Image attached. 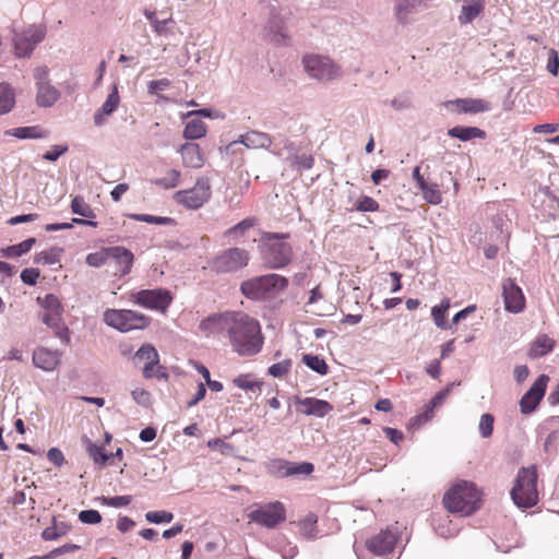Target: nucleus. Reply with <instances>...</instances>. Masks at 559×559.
I'll use <instances>...</instances> for the list:
<instances>
[{"instance_id":"obj_1","label":"nucleus","mask_w":559,"mask_h":559,"mask_svg":"<svg viewBox=\"0 0 559 559\" xmlns=\"http://www.w3.org/2000/svg\"><path fill=\"white\" fill-rule=\"evenodd\" d=\"M226 336L233 350L239 356H254L263 346L260 323L243 312H231Z\"/></svg>"},{"instance_id":"obj_2","label":"nucleus","mask_w":559,"mask_h":559,"mask_svg":"<svg viewBox=\"0 0 559 559\" xmlns=\"http://www.w3.org/2000/svg\"><path fill=\"white\" fill-rule=\"evenodd\" d=\"M479 492L473 483L462 480L443 497V504L451 513L471 515L479 508Z\"/></svg>"},{"instance_id":"obj_3","label":"nucleus","mask_w":559,"mask_h":559,"mask_svg":"<svg viewBox=\"0 0 559 559\" xmlns=\"http://www.w3.org/2000/svg\"><path fill=\"white\" fill-rule=\"evenodd\" d=\"M513 502L522 509L534 507L538 501L537 469L535 465L521 467L511 489Z\"/></svg>"},{"instance_id":"obj_4","label":"nucleus","mask_w":559,"mask_h":559,"mask_svg":"<svg viewBox=\"0 0 559 559\" xmlns=\"http://www.w3.org/2000/svg\"><path fill=\"white\" fill-rule=\"evenodd\" d=\"M304 71L311 80L328 83L342 78V67L331 57L319 53H307L301 59Z\"/></svg>"},{"instance_id":"obj_5","label":"nucleus","mask_w":559,"mask_h":559,"mask_svg":"<svg viewBox=\"0 0 559 559\" xmlns=\"http://www.w3.org/2000/svg\"><path fill=\"white\" fill-rule=\"evenodd\" d=\"M288 285L285 277L278 274L258 276L241 283V293L250 299L270 298Z\"/></svg>"},{"instance_id":"obj_6","label":"nucleus","mask_w":559,"mask_h":559,"mask_svg":"<svg viewBox=\"0 0 559 559\" xmlns=\"http://www.w3.org/2000/svg\"><path fill=\"white\" fill-rule=\"evenodd\" d=\"M286 237L285 234H264L263 254L270 269H281L290 262L293 250L289 243L283 241Z\"/></svg>"},{"instance_id":"obj_7","label":"nucleus","mask_w":559,"mask_h":559,"mask_svg":"<svg viewBox=\"0 0 559 559\" xmlns=\"http://www.w3.org/2000/svg\"><path fill=\"white\" fill-rule=\"evenodd\" d=\"M104 322L120 332L144 329L148 318L144 314L127 309H107L103 316Z\"/></svg>"},{"instance_id":"obj_8","label":"nucleus","mask_w":559,"mask_h":559,"mask_svg":"<svg viewBox=\"0 0 559 559\" xmlns=\"http://www.w3.org/2000/svg\"><path fill=\"white\" fill-rule=\"evenodd\" d=\"M211 193L210 179L200 177L192 188L177 191L174 199L186 209L198 210L210 200Z\"/></svg>"},{"instance_id":"obj_9","label":"nucleus","mask_w":559,"mask_h":559,"mask_svg":"<svg viewBox=\"0 0 559 559\" xmlns=\"http://www.w3.org/2000/svg\"><path fill=\"white\" fill-rule=\"evenodd\" d=\"M249 252L243 248H229L219 252L211 262V267L216 273H233L248 265Z\"/></svg>"},{"instance_id":"obj_10","label":"nucleus","mask_w":559,"mask_h":559,"mask_svg":"<svg viewBox=\"0 0 559 559\" xmlns=\"http://www.w3.org/2000/svg\"><path fill=\"white\" fill-rule=\"evenodd\" d=\"M250 522L257 523L266 528H274L286 519V510L280 501L255 506L248 513Z\"/></svg>"},{"instance_id":"obj_11","label":"nucleus","mask_w":559,"mask_h":559,"mask_svg":"<svg viewBox=\"0 0 559 559\" xmlns=\"http://www.w3.org/2000/svg\"><path fill=\"white\" fill-rule=\"evenodd\" d=\"M45 36L46 28L41 25H32L23 32L15 33L13 44L16 57H29L35 47L44 40Z\"/></svg>"},{"instance_id":"obj_12","label":"nucleus","mask_w":559,"mask_h":559,"mask_svg":"<svg viewBox=\"0 0 559 559\" xmlns=\"http://www.w3.org/2000/svg\"><path fill=\"white\" fill-rule=\"evenodd\" d=\"M134 362L143 364V376L146 379L157 377L158 379H167V373L159 366V355L154 346L150 344L142 345L134 354Z\"/></svg>"},{"instance_id":"obj_13","label":"nucleus","mask_w":559,"mask_h":559,"mask_svg":"<svg viewBox=\"0 0 559 559\" xmlns=\"http://www.w3.org/2000/svg\"><path fill=\"white\" fill-rule=\"evenodd\" d=\"M267 472L276 477H289L294 475H309L313 472V465L308 462L290 463L285 460H273L267 464Z\"/></svg>"},{"instance_id":"obj_14","label":"nucleus","mask_w":559,"mask_h":559,"mask_svg":"<svg viewBox=\"0 0 559 559\" xmlns=\"http://www.w3.org/2000/svg\"><path fill=\"white\" fill-rule=\"evenodd\" d=\"M170 301V294L166 289H146L135 295V302L147 309L165 310Z\"/></svg>"},{"instance_id":"obj_15","label":"nucleus","mask_w":559,"mask_h":559,"mask_svg":"<svg viewBox=\"0 0 559 559\" xmlns=\"http://www.w3.org/2000/svg\"><path fill=\"white\" fill-rule=\"evenodd\" d=\"M548 380V376L540 374L535 380L531 389L522 396L520 401V407L523 414L532 413L539 404L545 394Z\"/></svg>"},{"instance_id":"obj_16","label":"nucleus","mask_w":559,"mask_h":559,"mask_svg":"<svg viewBox=\"0 0 559 559\" xmlns=\"http://www.w3.org/2000/svg\"><path fill=\"white\" fill-rule=\"evenodd\" d=\"M395 544L396 535L385 530L369 538L366 542V547L374 557H384L394 550Z\"/></svg>"},{"instance_id":"obj_17","label":"nucleus","mask_w":559,"mask_h":559,"mask_svg":"<svg viewBox=\"0 0 559 559\" xmlns=\"http://www.w3.org/2000/svg\"><path fill=\"white\" fill-rule=\"evenodd\" d=\"M444 107L455 114H478L489 111L491 106L480 98H457L444 103Z\"/></svg>"},{"instance_id":"obj_18","label":"nucleus","mask_w":559,"mask_h":559,"mask_svg":"<svg viewBox=\"0 0 559 559\" xmlns=\"http://www.w3.org/2000/svg\"><path fill=\"white\" fill-rule=\"evenodd\" d=\"M506 310L512 313L521 312L525 307V298L522 289L510 278L502 285Z\"/></svg>"},{"instance_id":"obj_19","label":"nucleus","mask_w":559,"mask_h":559,"mask_svg":"<svg viewBox=\"0 0 559 559\" xmlns=\"http://www.w3.org/2000/svg\"><path fill=\"white\" fill-rule=\"evenodd\" d=\"M231 312L213 314L200 322L199 329L206 336L223 334L226 336Z\"/></svg>"},{"instance_id":"obj_20","label":"nucleus","mask_w":559,"mask_h":559,"mask_svg":"<svg viewBox=\"0 0 559 559\" xmlns=\"http://www.w3.org/2000/svg\"><path fill=\"white\" fill-rule=\"evenodd\" d=\"M61 353L46 347H38L33 352V364L44 371H53L60 364Z\"/></svg>"},{"instance_id":"obj_21","label":"nucleus","mask_w":559,"mask_h":559,"mask_svg":"<svg viewBox=\"0 0 559 559\" xmlns=\"http://www.w3.org/2000/svg\"><path fill=\"white\" fill-rule=\"evenodd\" d=\"M238 143L243 144L247 148H269L272 145V138L264 132L251 130L241 134L237 141L231 142L228 147H231Z\"/></svg>"},{"instance_id":"obj_22","label":"nucleus","mask_w":559,"mask_h":559,"mask_svg":"<svg viewBox=\"0 0 559 559\" xmlns=\"http://www.w3.org/2000/svg\"><path fill=\"white\" fill-rule=\"evenodd\" d=\"M296 401L301 406L300 412L307 416L323 417L333 409L329 402L314 397L300 399L296 396Z\"/></svg>"},{"instance_id":"obj_23","label":"nucleus","mask_w":559,"mask_h":559,"mask_svg":"<svg viewBox=\"0 0 559 559\" xmlns=\"http://www.w3.org/2000/svg\"><path fill=\"white\" fill-rule=\"evenodd\" d=\"M109 255L110 259L116 261L117 272L120 276H124L131 272L134 255L129 249L120 246L109 247Z\"/></svg>"},{"instance_id":"obj_24","label":"nucleus","mask_w":559,"mask_h":559,"mask_svg":"<svg viewBox=\"0 0 559 559\" xmlns=\"http://www.w3.org/2000/svg\"><path fill=\"white\" fill-rule=\"evenodd\" d=\"M178 152L181 155L183 166L201 168L204 165V158L199 144L187 142L179 147Z\"/></svg>"},{"instance_id":"obj_25","label":"nucleus","mask_w":559,"mask_h":559,"mask_svg":"<svg viewBox=\"0 0 559 559\" xmlns=\"http://www.w3.org/2000/svg\"><path fill=\"white\" fill-rule=\"evenodd\" d=\"M62 310L44 311L41 314V321L50 329L55 331V335L63 342H69V331L62 322Z\"/></svg>"},{"instance_id":"obj_26","label":"nucleus","mask_w":559,"mask_h":559,"mask_svg":"<svg viewBox=\"0 0 559 559\" xmlns=\"http://www.w3.org/2000/svg\"><path fill=\"white\" fill-rule=\"evenodd\" d=\"M120 103L117 85L112 86L111 92L107 96L102 107L94 114V123L100 127L105 123V116H110L117 110Z\"/></svg>"},{"instance_id":"obj_27","label":"nucleus","mask_w":559,"mask_h":559,"mask_svg":"<svg viewBox=\"0 0 559 559\" xmlns=\"http://www.w3.org/2000/svg\"><path fill=\"white\" fill-rule=\"evenodd\" d=\"M485 10V0H463V5L457 17L461 25L472 23Z\"/></svg>"},{"instance_id":"obj_28","label":"nucleus","mask_w":559,"mask_h":559,"mask_svg":"<svg viewBox=\"0 0 559 559\" xmlns=\"http://www.w3.org/2000/svg\"><path fill=\"white\" fill-rule=\"evenodd\" d=\"M59 97L60 92L51 83L36 86V104L39 107H51Z\"/></svg>"},{"instance_id":"obj_29","label":"nucleus","mask_w":559,"mask_h":559,"mask_svg":"<svg viewBox=\"0 0 559 559\" xmlns=\"http://www.w3.org/2000/svg\"><path fill=\"white\" fill-rule=\"evenodd\" d=\"M5 136H14L19 140L46 139L48 132L38 126L19 127L8 129L3 132Z\"/></svg>"},{"instance_id":"obj_30","label":"nucleus","mask_w":559,"mask_h":559,"mask_svg":"<svg viewBox=\"0 0 559 559\" xmlns=\"http://www.w3.org/2000/svg\"><path fill=\"white\" fill-rule=\"evenodd\" d=\"M448 135L466 142L473 139H485L486 133L477 127L456 126L448 130Z\"/></svg>"},{"instance_id":"obj_31","label":"nucleus","mask_w":559,"mask_h":559,"mask_svg":"<svg viewBox=\"0 0 559 559\" xmlns=\"http://www.w3.org/2000/svg\"><path fill=\"white\" fill-rule=\"evenodd\" d=\"M15 106V93L13 87L5 82L0 83V116L7 115Z\"/></svg>"},{"instance_id":"obj_32","label":"nucleus","mask_w":559,"mask_h":559,"mask_svg":"<svg viewBox=\"0 0 559 559\" xmlns=\"http://www.w3.org/2000/svg\"><path fill=\"white\" fill-rule=\"evenodd\" d=\"M418 0H397L394 14L395 19L401 24H407L409 22V15L416 11Z\"/></svg>"},{"instance_id":"obj_33","label":"nucleus","mask_w":559,"mask_h":559,"mask_svg":"<svg viewBox=\"0 0 559 559\" xmlns=\"http://www.w3.org/2000/svg\"><path fill=\"white\" fill-rule=\"evenodd\" d=\"M267 28L273 35V39L277 43H284L288 38L284 26V20L278 14H274L270 17Z\"/></svg>"},{"instance_id":"obj_34","label":"nucleus","mask_w":559,"mask_h":559,"mask_svg":"<svg viewBox=\"0 0 559 559\" xmlns=\"http://www.w3.org/2000/svg\"><path fill=\"white\" fill-rule=\"evenodd\" d=\"M35 242V238H28L17 245H12L7 248H2L0 250V253L2 257L5 258H17L27 253Z\"/></svg>"},{"instance_id":"obj_35","label":"nucleus","mask_w":559,"mask_h":559,"mask_svg":"<svg viewBox=\"0 0 559 559\" xmlns=\"http://www.w3.org/2000/svg\"><path fill=\"white\" fill-rule=\"evenodd\" d=\"M206 134V124L200 119H191L186 123L183 138L187 140H198Z\"/></svg>"},{"instance_id":"obj_36","label":"nucleus","mask_w":559,"mask_h":559,"mask_svg":"<svg viewBox=\"0 0 559 559\" xmlns=\"http://www.w3.org/2000/svg\"><path fill=\"white\" fill-rule=\"evenodd\" d=\"M554 341L546 336L542 335L537 337V340L532 344L530 355L531 357H542L548 353H550L554 348Z\"/></svg>"},{"instance_id":"obj_37","label":"nucleus","mask_w":559,"mask_h":559,"mask_svg":"<svg viewBox=\"0 0 559 559\" xmlns=\"http://www.w3.org/2000/svg\"><path fill=\"white\" fill-rule=\"evenodd\" d=\"M62 249L51 248L49 250H44L35 255V263L44 264V265H52L60 262V254Z\"/></svg>"},{"instance_id":"obj_38","label":"nucleus","mask_w":559,"mask_h":559,"mask_svg":"<svg viewBox=\"0 0 559 559\" xmlns=\"http://www.w3.org/2000/svg\"><path fill=\"white\" fill-rule=\"evenodd\" d=\"M144 15L152 23L153 29L157 35L163 36L168 34L167 25L173 23L171 17L159 21L156 19V12L147 9L144 10Z\"/></svg>"},{"instance_id":"obj_39","label":"nucleus","mask_w":559,"mask_h":559,"mask_svg":"<svg viewBox=\"0 0 559 559\" xmlns=\"http://www.w3.org/2000/svg\"><path fill=\"white\" fill-rule=\"evenodd\" d=\"M449 307H450L449 299H444L441 301L440 305H437V306L432 307V309H431V316L433 318V321H435L436 325L440 329L448 328L447 321H445V316H447V311H448Z\"/></svg>"},{"instance_id":"obj_40","label":"nucleus","mask_w":559,"mask_h":559,"mask_svg":"<svg viewBox=\"0 0 559 559\" xmlns=\"http://www.w3.org/2000/svg\"><path fill=\"white\" fill-rule=\"evenodd\" d=\"M86 450L95 464L104 466L109 461V454L106 453L105 449L90 440H87Z\"/></svg>"},{"instance_id":"obj_41","label":"nucleus","mask_w":559,"mask_h":559,"mask_svg":"<svg viewBox=\"0 0 559 559\" xmlns=\"http://www.w3.org/2000/svg\"><path fill=\"white\" fill-rule=\"evenodd\" d=\"M419 190L421 191L424 199L428 203L433 204V205L441 203L442 195H441V192H440L437 183L429 185L427 182L423 187H420Z\"/></svg>"},{"instance_id":"obj_42","label":"nucleus","mask_w":559,"mask_h":559,"mask_svg":"<svg viewBox=\"0 0 559 559\" xmlns=\"http://www.w3.org/2000/svg\"><path fill=\"white\" fill-rule=\"evenodd\" d=\"M233 383L237 388L242 389L247 392H254L257 390H260L262 384L261 382L254 380L252 374H240L233 380Z\"/></svg>"},{"instance_id":"obj_43","label":"nucleus","mask_w":559,"mask_h":559,"mask_svg":"<svg viewBox=\"0 0 559 559\" xmlns=\"http://www.w3.org/2000/svg\"><path fill=\"white\" fill-rule=\"evenodd\" d=\"M302 361L305 362V365L308 368H310L311 370L318 372L321 376H324V374L328 373V365L319 356L307 354V355H304Z\"/></svg>"},{"instance_id":"obj_44","label":"nucleus","mask_w":559,"mask_h":559,"mask_svg":"<svg viewBox=\"0 0 559 559\" xmlns=\"http://www.w3.org/2000/svg\"><path fill=\"white\" fill-rule=\"evenodd\" d=\"M180 171L177 169H170L165 177L155 180V185L164 189H173L179 185Z\"/></svg>"},{"instance_id":"obj_45","label":"nucleus","mask_w":559,"mask_h":559,"mask_svg":"<svg viewBox=\"0 0 559 559\" xmlns=\"http://www.w3.org/2000/svg\"><path fill=\"white\" fill-rule=\"evenodd\" d=\"M71 211L74 214H78L83 217H94L93 210L90 204H87L84 199L80 195L73 198L71 202Z\"/></svg>"},{"instance_id":"obj_46","label":"nucleus","mask_w":559,"mask_h":559,"mask_svg":"<svg viewBox=\"0 0 559 559\" xmlns=\"http://www.w3.org/2000/svg\"><path fill=\"white\" fill-rule=\"evenodd\" d=\"M109 259H110L109 247H107V248L102 249L100 251L88 253L86 255V263L93 267H100Z\"/></svg>"},{"instance_id":"obj_47","label":"nucleus","mask_w":559,"mask_h":559,"mask_svg":"<svg viewBox=\"0 0 559 559\" xmlns=\"http://www.w3.org/2000/svg\"><path fill=\"white\" fill-rule=\"evenodd\" d=\"M317 522L318 518L314 514H309L302 521H300V532L306 538L312 539L316 537Z\"/></svg>"},{"instance_id":"obj_48","label":"nucleus","mask_w":559,"mask_h":559,"mask_svg":"<svg viewBox=\"0 0 559 559\" xmlns=\"http://www.w3.org/2000/svg\"><path fill=\"white\" fill-rule=\"evenodd\" d=\"M68 532V527L64 523L57 524L56 522L53 525L46 527L41 537L45 540H55L63 535H66Z\"/></svg>"},{"instance_id":"obj_49","label":"nucleus","mask_w":559,"mask_h":559,"mask_svg":"<svg viewBox=\"0 0 559 559\" xmlns=\"http://www.w3.org/2000/svg\"><path fill=\"white\" fill-rule=\"evenodd\" d=\"M257 224V219L254 217H247L236 224L235 226L227 229L226 235L227 236H242L247 230L252 228Z\"/></svg>"},{"instance_id":"obj_50","label":"nucleus","mask_w":559,"mask_h":559,"mask_svg":"<svg viewBox=\"0 0 559 559\" xmlns=\"http://www.w3.org/2000/svg\"><path fill=\"white\" fill-rule=\"evenodd\" d=\"M129 217L136 222H144L156 225H169L174 223V219L170 217L154 216L148 214H130Z\"/></svg>"},{"instance_id":"obj_51","label":"nucleus","mask_w":559,"mask_h":559,"mask_svg":"<svg viewBox=\"0 0 559 559\" xmlns=\"http://www.w3.org/2000/svg\"><path fill=\"white\" fill-rule=\"evenodd\" d=\"M495 418L491 414H483L479 419L478 430L483 438L487 439L491 437L493 432Z\"/></svg>"},{"instance_id":"obj_52","label":"nucleus","mask_w":559,"mask_h":559,"mask_svg":"<svg viewBox=\"0 0 559 559\" xmlns=\"http://www.w3.org/2000/svg\"><path fill=\"white\" fill-rule=\"evenodd\" d=\"M292 365L293 364L290 359H284L280 362L270 366L267 369V373L273 378H282L290 371Z\"/></svg>"},{"instance_id":"obj_53","label":"nucleus","mask_w":559,"mask_h":559,"mask_svg":"<svg viewBox=\"0 0 559 559\" xmlns=\"http://www.w3.org/2000/svg\"><path fill=\"white\" fill-rule=\"evenodd\" d=\"M131 395L134 402L140 406L148 407L152 404L151 393L142 388H135L132 390Z\"/></svg>"},{"instance_id":"obj_54","label":"nucleus","mask_w":559,"mask_h":559,"mask_svg":"<svg viewBox=\"0 0 559 559\" xmlns=\"http://www.w3.org/2000/svg\"><path fill=\"white\" fill-rule=\"evenodd\" d=\"M146 521L151 523H169L174 519V514L168 511H150L145 514Z\"/></svg>"},{"instance_id":"obj_55","label":"nucleus","mask_w":559,"mask_h":559,"mask_svg":"<svg viewBox=\"0 0 559 559\" xmlns=\"http://www.w3.org/2000/svg\"><path fill=\"white\" fill-rule=\"evenodd\" d=\"M378 209V202L368 195L360 197L356 203V210L359 212H376Z\"/></svg>"},{"instance_id":"obj_56","label":"nucleus","mask_w":559,"mask_h":559,"mask_svg":"<svg viewBox=\"0 0 559 559\" xmlns=\"http://www.w3.org/2000/svg\"><path fill=\"white\" fill-rule=\"evenodd\" d=\"M99 500L103 504L112 507V508H121L126 507L131 502V496H116V497H100Z\"/></svg>"},{"instance_id":"obj_57","label":"nucleus","mask_w":559,"mask_h":559,"mask_svg":"<svg viewBox=\"0 0 559 559\" xmlns=\"http://www.w3.org/2000/svg\"><path fill=\"white\" fill-rule=\"evenodd\" d=\"M79 520L85 524H97L102 521V515L96 510H83L79 513Z\"/></svg>"},{"instance_id":"obj_58","label":"nucleus","mask_w":559,"mask_h":559,"mask_svg":"<svg viewBox=\"0 0 559 559\" xmlns=\"http://www.w3.org/2000/svg\"><path fill=\"white\" fill-rule=\"evenodd\" d=\"M39 275H40V272L38 269H35V267L24 269L21 273V280L24 284L34 286L37 283Z\"/></svg>"},{"instance_id":"obj_59","label":"nucleus","mask_w":559,"mask_h":559,"mask_svg":"<svg viewBox=\"0 0 559 559\" xmlns=\"http://www.w3.org/2000/svg\"><path fill=\"white\" fill-rule=\"evenodd\" d=\"M34 80H35L36 86L50 83L49 69L45 66L35 68L34 69Z\"/></svg>"},{"instance_id":"obj_60","label":"nucleus","mask_w":559,"mask_h":559,"mask_svg":"<svg viewBox=\"0 0 559 559\" xmlns=\"http://www.w3.org/2000/svg\"><path fill=\"white\" fill-rule=\"evenodd\" d=\"M44 311L62 310L61 304L57 296L48 294L41 300Z\"/></svg>"},{"instance_id":"obj_61","label":"nucleus","mask_w":559,"mask_h":559,"mask_svg":"<svg viewBox=\"0 0 559 559\" xmlns=\"http://www.w3.org/2000/svg\"><path fill=\"white\" fill-rule=\"evenodd\" d=\"M68 145H53L51 150L43 155V158L49 162H56L61 155L68 152Z\"/></svg>"},{"instance_id":"obj_62","label":"nucleus","mask_w":559,"mask_h":559,"mask_svg":"<svg viewBox=\"0 0 559 559\" xmlns=\"http://www.w3.org/2000/svg\"><path fill=\"white\" fill-rule=\"evenodd\" d=\"M294 164L299 170L311 169L314 164V159L311 155L300 154L295 157Z\"/></svg>"},{"instance_id":"obj_63","label":"nucleus","mask_w":559,"mask_h":559,"mask_svg":"<svg viewBox=\"0 0 559 559\" xmlns=\"http://www.w3.org/2000/svg\"><path fill=\"white\" fill-rule=\"evenodd\" d=\"M47 457L56 466H61L64 463V455L57 448L49 449L48 453H47Z\"/></svg>"},{"instance_id":"obj_64","label":"nucleus","mask_w":559,"mask_h":559,"mask_svg":"<svg viewBox=\"0 0 559 559\" xmlns=\"http://www.w3.org/2000/svg\"><path fill=\"white\" fill-rule=\"evenodd\" d=\"M168 85L169 81L167 79L151 81L147 84V91L148 93L154 94L157 91H164Z\"/></svg>"}]
</instances>
